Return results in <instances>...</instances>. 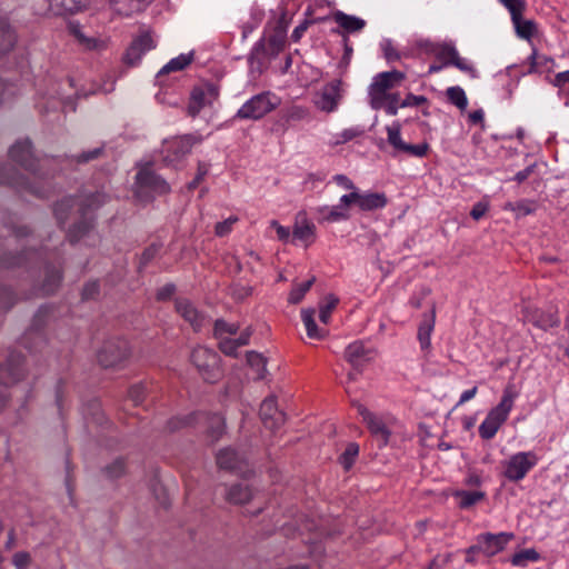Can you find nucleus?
<instances>
[{"mask_svg":"<svg viewBox=\"0 0 569 569\" xmlns=\"http://www.w3.org/2000/svg\"><path fill=\"white\" fill-rule=\"evenodd\" d=\"M107 201L102 193H96L80 198H66L54 207V216L60 224L69 218L77 216L79 220L68 230V238L71 242L79 240L88 233L92 227V212Z\"/></svg>","mask_w":569,"mask_h":569,"instance_id":"obj_1","label":"nucleus"},{"mask_svg":"<svg viewBox=\"0 0 569 569\" xmlns=\"http://www.w3.org/2000/svg\"><path fill=\"white\" fill-rule=\"evenodd\" d=\"M516 397L517 392L511 386L505 388L500 402L488 412L479 426L478 430L482 439L490 440L496 436L500 427L508 419Z\"/></svg>","mask_w":569,"mask_h":569,"instance_id":"obj_2","label":"nucleus"},{"mask_svg":"<svg viewBox=\"0 0 569 569\" xmlns=\"http://www.w3.org/2000/svg\"><path fill=\"white\" fill-rule=\"evenodd\" d=\"M238 331V323H229L222 319L216 320L213 336L219 340V349L221 352L227 356L236 357L238 348L249 343L252 330L248 327L240 332L238 338H232Z\"/></svg>","mask_w":569,"mask_h":569,"instance_id":"obj_3","label":"nucleus"},{"mask_svg":"<svg viewBox=\"0 0 569 569\" xmlns=\"http://www.w3.org/2000/svg\"><path fill=\"white\" fill-rule=\"evenodd\" d=\"M406 79L401 71L392 70L376 74L368 88L369 102L372 109L379 110L385 106L389 90L398 87Z\"/></svg>","mask_w":569,"mask_h":569,"instance_id":"obj_4","label":"nucleus"},{"mask_svg":"<svg viewBox=\"0 0 569 569\" xmlns=\"http://www.w3.org/2000/svg\"><path fill=\"white\" fill-rule=\"evenodd\" d=\"M280 104V99L270 91L258 93L247 100L234 114L236 119L260 120Z\"/></svg>","mask_w":569,"mask_h":569,"instance_id":"obj_5","label":"nucleus"},{"mask_svg":"<svg viewBox=\"0 0 569 569\" xmlns=\"http://www.w3.org/2000/svg\"><path fill=\"white\" fill-rule=\"evenodd\" d=\"M539 461L535 451H519L502 462L503 476L512 482L522 480Z\"/></svg>","mask_w":569,"mask_h":569,"instance_id":"obj_6","label":"nucleus"},{"mask_svg":"<svg viewBox=\"0 0 569 569\" xmlns=\"http://www.w3.org/2000/svg\"><path fill=\"white\" fill-rule=\"evenodd\" d=\"M11 159L19 163L26 171L34 177H44L46 172H42L47 168L50 159L38 160L33 158L31 151V144L29 140H21L16 142L10 149Z\"/></svg>","mask_w":569,"mask_h":569,"instance_id":"obj_7","label":"nucleus"},{"mask_svg":"<svg viewBox=\"0 0 569 569\" xmlns=\"http://www.w3.org/2000/svg\"><path fill=\"white\" fill-rule=\"evenodd\" d=\"M168 182L158 176L149 163L142 166L136 176V192L139 197L169 192Z\"/></svg>","mask_w":569,"mask_h":569,"instance_id":"obj_8","label":"nucleus"},{"mask_svg":"<svg viewBox=\"0 0 569 569\" xmlns=\"http://www.w3.org/2000/svg\"><path fill=\"white\" fill-rule=\"evenodd\" d=\"M219 356L211 349L199 346L191 353V361L199 373L208 382H214L220 377Z\"/></svg>","mask_w":569,"mask_h":569,"instance_id":"obj_9","label":"nucleus"},{"mask_svg":"<svg viewBox=\"0 0 569 569\" xmlns=\"http://www.w3.org/2000/svg\"><path fill=\"white\" fill-rule=\"evenodd\" d=\"M194 139L191 136H183L166 140L162 146V161L166 166L177 168L179 163L190 153Z\"/></svg>","mask_w":569,"mask_h":569,"instance_id":"obj_10","label":"nucleus"},{"mask_svg":"<svg viewBox=\"0 0 569 569\" xmlns=\"http://www.w3.org/2000/svg\"><path fill=\"white\" fill-rule=\"evenodd\" d=\"M193 421H203L208 425V435L216 441L224 431V419L220 415L208 416L204 413H192L183 418H174L169 421V429L176 430L181 426L193 423Z\"/></svg>","mask_w":569,"mask_h":569,"instance_id":"obj_11","label":"nucleus"},{"mask_svg":"<svg viewBox=\"0 0 569 569\" xmlns=\"http://www.w3.org/2000/svg\"><path fill=\"white\" fill-rule=\"evenodd\" d=\"M219 96L218 88L212 83L194 87L190 94L188 112L196 117L207 106H211Z\"/></svg>","mask_w":569,"mask_h":569,"instance_id":"obj_12","label":"nucleus"},{"mask_svg":"<svg viewBox=\"0 0 569 569\" xmlns=\"http://www.w3.org/2000/svg\"><path fill=\"white\" fill-rule=\"evenodd\" d=\"M130 355V348L126 340L118 339L107 342L98 353V361L101 366L113 367Z\"/></svg>","mask_w":569,"mask_h":569,"instance_id":"obj_13","label":"nucleus"},{"mask_svg":"<svg viewBox=\"0 0 569 569\" xmlns=\"http://www.w3.org/2000/svg\"><path fill=\"white\" fill-rule=\"evenodd\" d=\"M341 84L340 80H333L322 87L315 99L316 107L325 112L335 111L342 98Z\"/></svg>","mask_w":569,"mask_h":569,"instance_id":"obj_14","label":"nucleus"},{"mask_svg":"<svg viewBox=\"0 0 569 569\" xmlns=\"http://www.w3.org/2000/svg\"><path fill=\"white\" fill-rule=\"evenodd\" d=\"M358 412L362 417L371 435L379 441V446H386L391 435L388 423L381 417L372 413L361 405H358Z\"/></svg>","mask_w":569,"mask_h":569,"instance_id":"obj_15","label":"nucleus"},{"mask_svg":"<svg viewBox=\"0 0 569 569\" xmlns=\"http://www.w3.org/2000/svg\"><path fill=\"white\" fill-rule=\"evenodd\" d=\"M513 539L512 533H482L477 537V548L486 557H492L505 549L507 543Z\"/></svg>","mask_w":569,"mask_h":569,"instance_id":"obj_16","label":"nucleus"},{"mask_svg":"<svg viewBox=\"0 0 569 569\" xmlns=\"http://www.w3.org/2000/svg\"><path fill=\"white\" fill-rule=\"evenodd\" d=\"M376 356L373 348L367 346L363 341L351 342L345 351V359L359 373L362 367L372 361Z\"/></svg>","mask_w":569,"mask_h":569,"instance_id":"obj_17","label":"nucleus"},{"mask_svg":"<svg viewBox=\"0 0 569 569\" xmlns=\"http://www.w3.org/2000/svg\"><path fill=\"white\" fill-rule=\"evenodd\" d=\"M316 239V226L310 221L305 211L296 214L292 227V243L300 242L305 247H309Z\"/></svg>","mask_w":569,"mask_h":569,"instance_id":"obj_18","label":"nucleus"},{"mask_svg":"<svg viewBox=\"0 0 569 569\" xmlns=\"http://www.w3.org/2000/svg\"><path fill=\"white\" fill-rule=\"evenodd\" d=\"M177 313L188 322L194 331L201 330L207 321L206 316L197 309L194 303L188 298H177L174 301Z\"/></svg>","mask_w":569,"mask_h":569,"instance_id":"obj_19","label":"nucleus"},{"mask_svg":"<svg viewBox=\"0 0 569 569\" xmlns=\"http://www.w3.org/2000/svg\"><path fill=\"white\" fill-rule=\"evenodd\" d=\"M260 417L264 427L272 431L280 428L286 420V416L278 409L273 396L266 398L261 403Z\"/></svg>","mask_w":569,"mask_h":569,"instance_id":"obj_20","label":"nucleus"},{"mask_svg":"<svg viewBox=\"0 0 569 569\" xmlns=\"http://www.w3.org/2000/svg\"><path fill=\"white\" fill-rule=\"evenodd\" d=\"M22 356L18 352L9 355L7 361L0 366V385H12L22 376Z\"/></svg>","mask_w":569,"mask_h":569,"instance_id":"obj_21","label":"nucleus"},{"mask_svg":"<svg viewBox=\"0 0 569 569\" xmlns=\"http://www.w3.org/2000/svg\"><path fill=\"white\" fill-rule=\"evenodd\" d=\"M70 31L78 41L79 46H81L84 50L100 52L106 50L108 47L107 39L86 34L82 27L79 24L71 23Z\"/></svg>","mask_w":569,"mask_h":569,"instance_id":"obj_22","label":"nucleus"},{"mask_svg":"<svg viewBox=\"0 0 569 569\" xmlns=\"http://www.w3.org/2000/svg\"><path fill=\"white\" fill-rule=\"evenodd\" d=\"M154 48V42L149 33H143L136 38L126 52V62L128 64H136L140 61L141 57L149 50Z\"/></svg>","mask_w":569,"mask_h":569,"instance_id":"obj_23","label":"nucleus"},{"mask_svg":"<svg viewBox=\"0 0 569 569\" xmlns=\"http://www.w3.org/2000/svg\"><path fill=\"white\" fill-rule=\"evenodd\" d=\"M216 459L218 467L226 470H238L244 461L243 455L231 448L221 449Z\"/></svg>","mask_w":569,"mask_h":569,"instance_id":"obj_24","label":"nucleus"},{"mask_svg":"<svg viewBox=\"0 0 569 569\" xmlns=\"http://www.w3.org/2000/svg\"><path fill=\"white\" fill-rule=\"evenodd\" d=\"M88 0H49V10L56 16L72 14L87 6Z\"/></svg>","mask_w":569,"mask_h":569,"instance_id":"obj_25","label":"nucleus"},{"mask_svg":"<svg viewBox=\"0 0 569 569\" xmlns=\"http://www.w3.org/2000/svg\"><path fill=\"white\" fill-rule=\"evenodd\" d=\"M254 497L252 488L247 482L231 486L226 493V499L234 505H243Z\"/></svg>","mask_w":569,"mask_h":569,"instance_id":"obj_26","label":"nucleus"},{"mask_svg":"<svg viewBox=\"0 0 569 569\" xmlns=\"http://www.w3.org/2000/svg\"><path fill=\"white\" fill-rule=\"evenodd\" d=\"M333 20L338 27L347 33L359 32L366 27V21L363 19L347 14L342 11H337L333 14Z\"/></svg>","mask_w":569,"mask_h":569,"instance_id":"obj_27","label":"nucleus"},{"mask_svg":"<svg viewBox=\"0 0 569 569\" xmlns=\"http://www.w3.org/2000/svg\"><path fill=\"white\" fill-rule=\"evenodd\" d=\"M525 319L528 322L533 323L536 327L547 330L549 328L556 327L559 325V319L552 313H543L542 311L536 309L530 310L526 309Z\"/></svg>","mask_w":569,"mask_h":569,"instance_id":"obj_28","label":"nucleus"},{"mask_svg":"<svg viewBox=\"0 0 569 569\" xmlns=\"http://www.w3.org/2000/svg\"><path fill=\"white\" fill-rule=\"evenodd\" d=\"M387 204V198L383 193L379 192H366L359 191L358 207L362 211H371L381 209Z\"/></svg>","mask_w":569,"mask_h":569,"instance_id":"obj_29","label":"nucleus"},{"mask_svg":"<svg viewBox=\"0 0 569 569\" xmlns=\"http://www.w3.org/2000/svg\"><path fill=\"white\" fill-rule=\"evenodd\" d=\"M529 69L522 72V76L532 73L541 74L543 72H550L553 69L555 64L553 60L550 57L539 54L536 50L532 51L531 56L529 57Z\"/></svg>","mask_w":569,"mask_h":569,"instance_id":"obj_30","label":"nucleus"},{"mask_svg":"<svg viewBox=\"0 0 569 569\" xmlns=\"http://www.w3.org/2000/svg\"><path fill=\"white\" fill-rule=\"evenodd\" d=\"M435 310H431L430 315H426L418 328V340L420 342L421 349L427 350L430 348L431 333L435 328Z\"/></svg>","mask_w":569,"mask_h":569,"instance_id":"obj_31","label":"nucleus"},{"mask_svg":"<svg viewBox=\"0 0 569 569\" xmlns=\"http://www.w3.org/2000/svg\"><path fill=\"white\" fill-rule=\"evenodd\" d=\"M315 309H303L301 310V320L309 338L322 339L327 335V330L318 328L315 321Z\"/></svg>","mask_w":569,"mask_h":569,"instance_id":"obj_32","label":"nucleus"},{"mask_svg":"<svg viewBox=\"0 0 569 569\" xmlns=\"http://www.w3.org/2000/svg\"><path fill=\"white\" fill-rule=\"evenodd\" d=\"M309 117V109L303 106L293 104L286 108L281 113V119L287 127L306 120Z\"/></svg>","mask_w":569,"mask_h":569,"instance_id":"obj_33","label":"nucleus"},{"mask_svg":"<svg viewBox=\"0 0 569 569\" xmlns=\"http://www.w3.org/2000/svg\"><path fill=\"white\" fill-rule=\"evenodd\" d=\"M365 133V130L360 126L351 127L343 129L341 132L333 134L329 141L328 146L335 148L337 146L347 143Z\"/></svg>","mask_w":569,"mask_h":569,"instance_id":"obj_34","label":"nucleus"},{"mask_svg":"<svg viewBox=\"0 0 569 569\" xmlns=\"http://www.w3.org/2000/svg\"><path fill=\"white\" fill-rule=\"evenodd\" d=\"M0 182L13 186L18 189H28L34 194L42 196L39 189L30 186L24 177L17 174L16 172L7 176L4 169H0Z\"/></svg>","mask_w":569,"mask_h":569,"instance_id":"obj_35","label":"nucleus"},{"mask_svg":"<svg viewBox=\"0 0 569 569\" xmlns=\"http://www.w3.org/2000/svg\"><path fill=\"white\" fill-rule=\"evenodd\" d=\"M516 30V34L525 40H530L537 32V24L533 20L523 19L519 16L517 19L511 20Z\"/></svg>","mask_w":569,"mask_h":569,"instance_id":"obj_36","label":"nucleus"},{"mask_svg":"<svg viewBox=\"0 0 569 569\" xmlns=\"http://www.w3.org/2000/svg\"><path fill=\"white\" fill-rule=\"evenodd\" d=\"M320 218L328 222H338L350 218L349 211L337 206H325L318 209Z\"/></svg>","mask_w":569,"mask_h":569,"instance_id":"obj_37","label":"nucleus"},{"mask_svg":"<svg viewBox=\"0 0 569 569\" xmlns=\"http://www.w3.org/2000/svg\"><path fill=\"white\" fill-rule=\"evenodd\" d=\"M192 59V53H181L178 57L172 58L167 64H164L161 68V70L158 72V77L173 71L183 70L187 66L191 63Z\"/></svg>","mask_w":569,"mask_h":569,"instance_id":"obj_38","label":"nucleus"},{"mask_svg":"<svg viewBox=\"0 0 569 569\" xmlns=\"http://www.w3.org/2000/svg\"><path fill=\"white\" fill-rule=\"evenodd\" d=\"M16 42V34L6 19L0 18V54L9 51Z\"/></svg>","mask_w":569,"mask_h":569,"instance_id":"obj_39","label":"nucleus"},{"mask_svg":"<svg viewBox=\"0 0 569 569\" xmlns=\"http://www.w3.org/2000/svg\"><path fill=\"white\" fill-rule=\"evenodd\" d=\"M387 140L392 148L399 152L402 151L406 142L401 138V123L393 121L390 126L386 127Z\"/></svg>","mask_w":569,"mask_h":569,"instance_id":"obj_40","label":"nucleus"},{"mask_svg":"<svg viewBox=\"0 0 569 569\" xmlns=\"http://www.w3.org/2000/svg\"><path fill=\"white\" fill-rule=\"evenodd\" d=\"M540 558L539 553L535 549H523L515 553L511 558V563L516 567H527L530 562H536Z\"/></svg>","mask_w":569,"mask_h":569,"instance_id":"obj_41","label":"nucleus"},{"mask_svg":"<svg viewBox=\"0 0 569 569\" xmlns=\"http://www.w3.org/2000/svg\"><path fill=\"white\" fill-rule=\"evenodd\" d=\"M247 362L248 365L256 370L257 378L263 379L267 375V368H266V358L256 352V351H249L247 352Z\"/></svg>","mask_w":569,"mask_h":569,"instance_id":"obj_42","label":"nucleus"},{"mask_svg":"<svg viewBox=\"0 0 569 569\" xmlns=\"http://www.w3.org/2000/svg\"><path fill=\"white\" fill-rule=\"evenodd\" d=\"M339 299L333 295H328L325 301L319 306V319L322 323L327 325L330 320L331 312L336 309Z\"/></svg>","mask_w":569,"mask_h":569,"instance_id":"obj_43","label":"nucleus"},{"mask_svg":"<svg viewBox=\"0 0 569 569\" xmlns=\"http://www.w3.org/2000/svg\"><path fill=\"white\" fill-rule=\"evenodd\" d=\"M449 101L460 110H465L468 106V99L461 87H449L446 91Z\"/></svg>","mask_w":569,"mask_h":569,"instance_id":"obj_44","label":"nucleus"},{"mask_svg":"<svg viewBox=\"0 0 569 569\" xmlns=\"http://www.w3.org/2000/svg\"><path fill=\"white\" fill-rule=\"evenodd\" d=\"M315 280V277H312L305 282L296 283L289 293L288 301L293 305L299 303L303 299L305 295L310 290Z\"/></svg>","mask_w":569,"mask_h":569,"instance_id":"obj_45","label":"nucleus"},{"mask_svg":"<svg viewBox=\"0 0 569 569\" xmlns=\"http://www.w3.org/2000/svg\"><path fill=\"white\" fill-rule=\"evenodd\" d=\"M505 209L513 211L517 217H525L536 210V204L530 200H520L517 202H508Z\"/></svg>","mask_w":569,"mask_h":569,"instance_id":"obj_46","label":"nucleus"},{"mask_svg":"<svg viewBox=\"0 0 569 569\" xmlns=\"http://www.w3.org/2000/svg\"><path fill=\"white\" fill-rule=\"evenodd\" d=\"M433 54L443 61V66H449L457 57V49L448 43H438Z\"/></svg>","mask_w":569,"mask_h":569,"instance_id":"obj_47","label":"nucleus"},{"mask_svg":"<svg viewBox=\"0 0 569 569\" xmlns=\"http://www.w3.org/2000/svg\"><path fill=\"white\" fill-rule=\"evenodd\" d=\"M456 496L459 498V506L461 508H469L485 498V492L482 491H458Z\"/></svg>","mask_w":569,"mask_h":569,"instance_id":"obj_48","label":"nucleus"},{"mask_svg":"<svg viewBox=\"0 0 569 569\" xmlns=\"http://www.w3.org/2000/svg\"><path fill=\"white\" fill-rule=\"evenodd\" d=\"M498 2L509 11L511 20L522 16L527 7L525 0H498Z\"/></svg>","mask_w":569,"mask_h":569,"instance_id":"obj_49","label":"nucleus"},{"mask_svg":"<svg viewBox=\"0 0 569 569\" xmlns=\"http://www.w3.org/2000/svg\"><path fill=\"white\" fill-rule=\"evenodd\" d=\"M61 281V273L57 269H48L46 273V279L42 286V290L44 293H52L59 286Z\"/></svg>","mask_w":569,"mask_h":569,"instance_id":"obj_50","label":"nucleus"},{"mask_svg":"<svg viewBox=\"0 0 569 569\" xmlns=\"http://www.w3.org/2000/svg\"><path fill=\"white\" fill-rule=\"evenodd\" d=\"M359 447L356 443H349L346 448L345 452L340 457V463L345 467V469H349L353 462L356 457L358 456Z\"/></svg>","mask_w":569,"mask_h":569,"instance_id":"obj_51","label":"nucleus"},{"mask_svg":"<svg viewBox=\"0 0 569 569\" xmlns=\"http://www.w3.org/2000/svg\"><path fill=\"white\" fill-rule=\"evenodd\" d=\"M429 151V144L427 142H422L419 144H405L401 152L407 153L409 156L416 157V158H422L425 157Z\"/></svg>","mask_w":569,"mask_h":569,"instance_id":"obj_52","label":"nucleus"},{"mask_svg":"<svg viewBox=\"0 0 569 569\" xmlns=\"http://www.w3.org/2000/svg\"><path fill=\"white\" fill-rule=\"evenodd\" d=\"M400 96L399 93H389L386 98L385 106L381 109H385L386 113L389 116H396L400 108Z\"/></svg>","mask_w":569,"mask_h":569,"instance_id":"obj_53","label":"nucleus"},{"mask_svg":"<svg viewBox=\"0 0 569 569\" xmlns=\"http://www.w3.org/2000/svg\"><path fill=\"white\" fill-rule=\"evenodd\" d=\"M270 227L276 230L277 238L283 243H292V231L288 227L281 226L277 220L270 221Z\"/></svg>","mask_w":569,"mask_h":569,"instance_id":"obj_54","label":"nucleus"},{"mask_svg":"<svg viewBox=\"0 0 569 569\" xmlns=\"http://www.w3.org/2000/svg\"><path fill=\"white\" fill-rule=\"evenodd\" d=\"M451 64L455 66L456 68H458L459 70L470 74L471 78L478 77V73H477V70L475 69V67L467 59L461 58L459 56V53L453 59Z\"/></svg>","mask_w":569,"mask_h":569,"instance_id":"obj_55","label":"nucleus"},{"mask_svg":"<svg viewBox=\"0 0 569 569\" xmlns=\"http://www.w3.org/2000/svg\"><path fill=\"white\" fill-rule=\"evenodd\" d=\"M238 221L237 217H229L216 224L214 232L218 237H224L232 230L233 224Z\"/></svg>","mask_w":569,"mask_h":569,"instance_id":"obj_56","label":"nucleus"},{"mask_svg":"<svg viewBox=\"0 0 569 569\" xmlns=\"http://www.w3.org/2000/svg\"><path fill=\"white\" fill-rule=\"evenodd\" d=\"M12 563L16 569H28L31 563V556L27 551L16 552L12 557Z\"/></svg>","mask_w":569,"mask_h":569,"instance_id":"obj_57","label":"nucleus"},{"mask_svg":"<svg viewBox=\"0 0 569 569\" xmlns=\"http://www.w3.org/2000/svg\"><path fill=\"white\" fill-rule=\"evenodd\" d=\"M144 395H146V387L142 385H134L128 391L129 398L136 406L142 403V401L144 399Z\"/></svg>","mask_w":569,"mask_h":569,"instance_id":"obj_58","label":"nucleus"},{"mask_svg":"<svg viewBox=\"0 0 569 569\" xmlns=\"http://www.w3.org/2000/svg\"><path fill=\"white\" fill-rule=\"evenodd\" d=\"M428 102L425 96H416L408 93L407 97L400 102V108L417 107Z\"/></svg>","mask_w":569,"mask_h":569,"instance_id":"obj_59","label":"nucleus"},{"mask_svg":"<svg viewBox=\"0 0 569 569\" xmlns=\"http://www.w3.org/2000/svg\"><path fill=\"white\" fill-rule=\"evenodd\" d=\"M438 43L432 42L430 39L427 38H419L416 39L413 42V46L416 49L420 50L425 53H432L435 52Z\"/></svg>","mask_w":569,"mask_h":569,"instance_id":"obj_60","label":"nucleus"},{"mask_svg":"<svg viewBox=\"0 0 569 569\" xmlns=\"http://www.w3.org/2000/svg\"><path fill=\"white\" fill-rule=\"evenodd\" d=\"M358 198L359 190L350 191L349 193L340 197L338 206L348 211V208L351 204H358Z\"/></svg>","mask_w":569,"mask_h":569,"instance_id":"obj_61","label":"nucleus"},{"mask_svg":"<svg viewBox=\"0 0 569 569\" xmlns=\"http://www.w3.org/2000/svg\"><path fill=\"white\" fill-rule=\"evenodd\" d=\"M332 179L339 187L343 188L345 190H358L352 180L345 174H336Z\"/></svg>","mask_w":569,"mask_h":569,"instance_id":"obj_62","label":"nucleus"},{"mask_svg":"<svg viewBox=\"0 0 569 569\" xmlns=\"http://www.w3.org/2000/svg\"><path fill=\"white\" fill-rule=\"evenodd\" d=\"M283 43L284 40L281 36H272L268 39V50L276 54L282 49Z\"/></svg>","mask_w":569,"mask_h":569,"instance_id":"obj_63","label":"nucleus"},{"mask_svg":"<svg viewBox=\"0 0 569 569\" xmlns=\"http://www.w3.org/2000/svg\"><path fill=\"white\" fill-rule=\"evenodd\" d=\"M450 558H451L450 553L445 555V556L439 555V556L435 557V559L431 561L428 569H445V567L450 561Z\"/></svg>","mask_w":569,"mask_h":569,"instance_id":"obj_64","label":"nucleus"}]
</instances>
